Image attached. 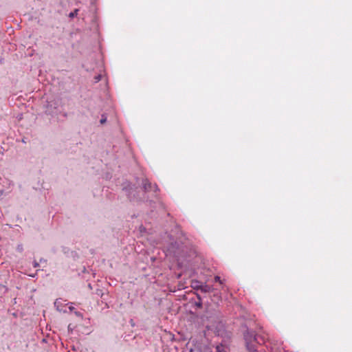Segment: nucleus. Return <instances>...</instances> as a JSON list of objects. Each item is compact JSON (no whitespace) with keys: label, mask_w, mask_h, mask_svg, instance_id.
Here are the masks:
<instances>
[{"label":"nucleus","mask_w":352,"mask_h":352,"mask_svg":"<svg viewBox=\"0 0 352 352\" xmlns=\"http://www.w3.org/2000/svg\"><path fill=\"white\" fill-rule=\"evenodd\" d=\"M144 188L147 189V186H146V183L144 184Z\"/></svg>","instance_id":"nucleus-10"},{"label":"nucleus","mask_w":352,"mask_h":352,"mask_svg":"<svg viewBox=\"0 0 352 352\" xmlns=\"http://www.w3.org/2000/svg\"><path fill=\"white\" fill-rule=\"evenodd\" d=\"M100 78H101V76H100V75H99V76H97L96 77V82L100 81Z\"/></svg>","instance_id":"nucleus-7"},{"label":"nucleus","mask_w":352,"mask_h":352,"mask_svg":"<svg viewBox=\"0 0 352 352\" xmlns=\"http://www.w3.org/2000/svg\"><path fill=\"white\" fill-rule=\"evenodd\" d=\"M107 119L106 118H102L101 120H100V123L101 124H103L106 122Z\"/></svg>","instance_id":"nucleus-6"},{"label":"nucleus","mask_w":352,"mask_h":352,"mask_svg":"<svg viewBox=\"0 0 352 352\" xmlns=\"http://www.w3.org/2000/svg\"><path fill=\"white\" fill-rule=\"evenodd\" d=\"M17 250H18L19 251H20V252H22V251H23V245H19L17 246Z\"/></svg>","instance_id":"nucleus-5"},{"label":"nucleus","mask_w":352,"mask_h":352,"mask_svg":"<svg viewBox=\"0 0 352 352\" xmlns=\"http://www.w3.org/2000/svg\"><path fill=\"white\" fill-rule=\"evenodd\" d=\"M58 302V301H56L55 303H54L55 305H57Z\"/></svg>","instance_id":"nucleus-11"},{"label":"nucleus","mask_w":352,"mask_h":352,"mask_svg":"<svg viewBox=\"0 0 352 352\" xmlns=\"http://www.w3.org/2000/svg\"><path fill=\"white\" fill-rule=\"evenodd\" d=\"M78 10L76 9L74 12H70L69 14V17H71V18L74 17L75 16H76L78 14Z\"/></svg>","instance_id":"nucleus-3"},{"label":"nucleus","mask_w":352,"mask_h":352,"mask_svg":"<svg viewBox=\"0 0 352 352\" xmlns=\"http://www.w3.org/2000/svg\"><path fill=\"white\" fill-rule=\"evenodd\" d=\"M70 310H72L73 309V307H69Z\"/></svg>","instance_id":"nucleus-12"},{"label":"nucleus","mask_w":352,"mask_h":352,"mask_svg":"<svg viewBox=\"0 0 352 352\" xmlns=\"http://www.w3.org/2000/svg\"><path fill=\"white\" fill-rule=\"evenodd\" d=\"M38 266V263L36 261L34 262V267H37Z\"/></svg>","instance_id":"nucleus-8"},{"label":"nucleus","mask_w":352,"mask_h":352,"mask_svg":"<svg viewBox=\"0 0 352 352\" xmlns=\"http://www.w3.org/2000/svg\"><path fill=\"white\" fill-rule=\"evenodd\" d=\"M202 284L197 281V280H193L192 282V287L194 288V289H200V285H201Z\"/></svg>","instance_id":"nucleus-2"},{"label":"nucleus","mask_w":352,"mask_h":352,"mask_svg":"<svg viewBox=\"0 0 352 352\" xmlns=\"http://www.w3.org/2000/svg\"><path fill=\"white\" fill-rule=\"evenodd\" d=\"M200 289L204 292H210L212 291V288L206 284L200 285Z\"/></svg>","instance_id":"nucleus-1"},{"label":"nucleus","mask_w":352,"mask_h":352,"mask_svg":"<svg viewBox=\"0 0 352 352\" xmlns=\"http://www.w3.org/2000/svg\"><path fill=\"white\" fill-rule=\"evenodd\" d=\"M214 280H215L216 282L219 283L220 284H223V280L221 279V278H220L219 276H216L214 277Z\"/></svg>","instance_id":"nucleus-4"},{"label":"nucleus","mask_w":352,"mask_h":352,"mask_svg":"<svg viewBox=\"0 0 352 352\" xmlns=\"http://www.w3.org/2000/svg\"><path fill=\"white\" fill-rule=\"evenodd\" d=\"M217 351H218L219 352H223V351H220V346H219L217 347Z\"/></svg>","instance_id":"nucleus-9"}]
</instances>
